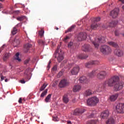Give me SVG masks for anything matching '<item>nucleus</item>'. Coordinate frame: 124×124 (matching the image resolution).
Returning a JSON list of instances; mask_svg holds the SVG:
<instances>
[{"instance_id":"obj_43","label":"nucleus","mask_w":124,"mask_h":124,"mask_svg":"<svg viewBox=\"0 0 124 124\" xmlns=\"http://www.w3.org/2000/svg\"><path fill=\"white\" fill-rule=\"evenodd\" d=\"M73 46V42H70L68 44V47L69 48H71Z\"/></svg>"},{"instance_id":"obj_52","label":"nucleus","mask_w":124,"mask_h":124,"mask_svg":"<svg viewBox=\"0 0 124 124\" xmlns=\"http://www.w3.org/2000/svg\"><path fill=\"white\" fill-rule=\"evenodd\" d=\"M29 62H30V60H27L24 62V64H27V63H29Z\"/></svg>"},{"instance_id":"obj_30","label":"nucleus","mask_w":124,"mask_h":124,"mask_svg":"<svg viewBox=\"0 0 124 124\" xmlns=\"http://www.w3.org/2000/svg\"><path fill=\"white\" fill-rule=\"evenodd\" d=\"M19 55L20 54L18 52L16 53V55L14 57V60L18 61V62H21V59L19 58Z\"/></svg>"},{"instance_id":"obj_29","label":"nucleus","mask_w":124,"mask_h":124,"mask_svg":"<svg viewBox=\"0 0 124 124\" xmlns=\"http://www.w3.org/2000/svg\"><path fill=\"white\" fill-rule=\"evenodd\" d=\"M108 44L110 45V46H112V47H114V48L119 47L118 44L114 42H109Z\"/></svg>"},{"instance_id":"obj_27","label":"nucleus","mask_w":124,"mask_h":124,"mask_svg":"<svg viewBox=\"0 0 124 124\" xmlns=\"http://www.w3.org/2000/svg\"><path fill=\"white\" fill-rule=\"evenodd\" d=\"M88 55L85 54H80L78 56V58L80 60H85L88 58Z\"/></svg>"},{"instance_id":"obj_5","label":"nucleus","mask_w":124,"mask_h":124,"mask_svg":"<svg viewBox=\"0 0 124 124\" xmlns=\"http://www.w3.org/2000/svg\"><path fill=\"white\" fill-rule=\"evenodd\" d=\"M100 51L103 55H108L112 52V48L109 46L104 45L101 46Z\"/></svg>"},{"instance_id":"obj_24","label":"nucleus","mask_w":124,"mask_h":124,"mask_svg":"<svg viewBox=\"0 0 124 124\" xmlns=\"http://www.w3.org/2000/svg\"><path fill=\"white\" fill-rule=\"evenodd\" d=\"M106 124H115V120L112 117L109 118L106 122Z\"/></svg>"},{"instance_id":"obj_9","label":"nucleus","mask_w":124,"mask_h":124,"mask_svg":"<svg viewBox=\"0 0 124 124\" xmlns=\"http://www.w3.org/2000/svg\"><path fill=\"white\" fill-rule=\"evenodd\" d=\"M80 71V67L78 65L75 66L71 71V74L72 75H77Z\"/></svg>"},{"instance_id":"obj_25","label":"nucleus","mask_w":124,"mask_h":124,"mask_svg":"<svg viewBox=\"0 0 124 124\" xmlns=\"http://www.w3.org/2000/svg\"><path fill=\"white\" fill-rule=\"evenodd\" d=\"M96 70H93L88 74V76L90 78H93L96 75Z\"/></svg>"},{"instance_id":"obj_3","label":"nucleus","mask_w":124,"mask_h":124,"mask_svg":"<svg viewBox=\"0 0 124 124\" xmlns=\"http://www.w3.org/2000/svg\"><path fill=\"white\" fill-rule=\"evenodd\" d=\"M60 48H61V46H58L57 47V49L54 55V57L56 59V58H57V55H58V54L57 60L58 62H62V61L63 60V52H62L61 49H60Z\"/></svg>"},{"instance_id":"obj_63","label":"nucleus","mask_w":124,"mask_h":124,"mask_svg":"<svg viewBox=\"0 0 124 124\" xmlns=\"http://www.w3.org/2000/svg\"><path fill=\"white\" fill-rule=\"evenodd\" d=\"M56 30L57 31H58V30H59V28H56Z\"/></svg>"},{"instance_id":"obj_48","label":"nucleus","mask_w":124,"mask_h":124,"mask_svg":"<svg viewBox=\"0 0 124 124\" xmlns=\"http://www.w3.org/2000/svg\"><path fill=\"white\" fill-rule=\"evenodd\" d=\"M0 76L1 81L4 80L5 77H3V75H2V74L1 73L0 75Z\"/></svg>"},{"instance_id":"obj_35","label":"nucleus","mask_w":124,"mask_h":124,"mask_svg":"<svg viewBox=\"0 0 124 124\" xmlns=\"http://www.w3.org/2000/svg\"><path fill=\"white\" fill-rule=\"evenodd\" d=\"M48 92V90L47 89H46L45 91H44L41 94L40 97H44V96H45V95H46V94H47V93Z\"/></svg>"},{"instance_id":"obj_1","label":"nucleus","mask_w":124,"mask_h":124,"mask_svg":"<svg viewBox=\"0 0 124 124\" xmlns=\"http://www.w3.org/2000/svg\"><path fill=\"white\" fill-rule=\"evenodd\" d=\"M120 78L117 76H114L108 80L105 81L104 83V86L106 87V86H108L109 87H113L117 82H119Z\"/></svg>"},{"instance_id":"obj_36","label":"nucleus","mask_w":124,"mask_h":124,"mask_svg":"<svg viewBox=\"0 0 124 124\" xmlns=\"http://www.w3.org/2000/svg\"><path fill=\"white\" fill-rule=\"evenodd\" d=\"M38 43L39 45H40L41 46H44V44H45V42L42 40H38Z\"/></svg>"},{"instance_id":"obj_58","label":"nucleus","mask_w":124,"mask_h":124,"mask_svg":"<svg viewBox=\"0 0 124 124\" xmlns=\"http://www.w3.org/2000/svg\"><path fill=\"white\" fill-rule=\"evenodd\" d=\"M52 69H53V70H57V66H54Z\"/></svg>"},{"instance_id":"obj_57","label":"nucleus","mask_w":124,"mask_h":124,"mask_svg":"<svg viewBox=\"0 0 124 124\" xmlns=\"http://www.w3.org/2000/svg\"><path fill=\"white\" fill-rule=\"evenodd\" d=\"M102 27V28H104V29H107V28H108V27L107 26H105V25H103Z\"/></svg>"},{"instance_id":"obj_64","label":"nucleus","mask_w":124,"mask_h":124,"mask_svg":"<svg viewBox=\"0 0 124 124\" xmlns=\"http://www.w3.org/2000/svg\"><path fill=\"white\" fill-rule=\"evenodd\" d=\"M4 0H0V1H3Z\"/></svg>"},{"instance_id":"obj_10","label":"nucleus","mask_w":124,"mask_h":124,"mask_svg":"<svg viewBox=\"0 0 124 124\" xmlns=\"http://www.w3.org/2000/svg\"><path fill=\"white\" fill-rule=\"evenodd\" d=\"M119 11L118 8H115L110 12L109 15L111 16L112 18H117L118 15H119Z\"/></svg>"},{"instance_id":"obj_56","label":"nucleus","mask_w":124,"mask_h":124,"mask_svg":"<svg viewBox=\"0 0 124 124\" xmlns=\"http://www.w3.org/2000/svg\"><path fill=\"white\" fill-rule=\"evenodd\" d=\"M18 103H22V98H19V99L18 100Z\"/></svg>"},{"instance_id":"obj_34","label":"nucleus","mask_w":124,"mask_h":124,"mask_svg":"<svg viewBox=\"0 0 124 124\" xmlns=\"http://www.w3.org/2000/svg\"><path fill=\"white\" fill-rule=\"evenodd\" d=\"M51 96H52V94H49L45 99L46 102H49L50 99H51Z\"/></svg>"},{"instance_id":"obj_33","label":"nucleus","mask_w":124,"mask_h":124,"mask_svg":"<svg viewBox=\"0 0 124 124\" xmlns=\"http://www.w3.org/2000/svg\"><path fill=\"white\" fill-rule=\"evenodd\" d=\"M17 31L18 30H17V28H16V27H14L11 31L12 34H13V35H15V34L17 33Z\"/></svg>"},{"instance_id":"obj_6","label":"nucleus","mask_w":124,"mask_h":124,"mask_svg":"<svg viewBox=\"0 0 124 124\" xmlns=\"http://www.w3.org/2000/svg\"><path fill=\"white\" fill-rule=\"evenodd\" d=\"M124 81L117 82L114 84V89L116 92L121 91L124 88Z\"/></svg>"},{"instance_id":"obj_15","label":"nucleus","mask_w":124,"mask_h":124,"mask_svg":"<svg viewBox=\"0 0 124 124\" xmlns=\"http://www.w3.org/2000/svg\"><path fill=\"white\" fill-rule=\"evenodd\" d=\"M109 117V110H106L101 113V119H107Z\"/></svg>"},{"instance_id":"obj_51","label":"nucleus","mask_w":124,"mask_h":124,"mask_svg":"<svg viewBox=\"0 0 124 124\" xmlns=\"http://www.w3.org/2000/svg\"><path fill=\"white\" fill-rule=\"evenodd\" d=\"M115 34L116 36H118V35H119V32L118 31H115Z\"/></svg>"},{"instance_id":"obj_2","label":"nucleus","mask_w":124,"mask_h":124,"mask_svg":"<svg viewBox=\"0 0 124 124\" xmlns=\"http://www.w3.org/2000/svg\"><path fill=\"white\" fill-rule=\"evenodd\" d=\"M89 39L92 41L93 45H94L95 48H98L99 47V43H105V38L104 37H100L97 39H95L94 41L92 39L91 36H89Z\"/></svg>"},{"instance_id":"obj_61","label":"nucleus","mask_w":124,"mask_h":124,"mask_svg":"<svg viewBox=\"0 0 124 124\" xmlns=\"http://www.w3.org/2000/svg\"><path fill=\"white\" fill-rule=\"evenodd\" d=\"M67 124H71V122L70 121H67Z\"/></svg>"},{"instance_id":"obj_8","label":"nucleus","mask_w":124,"mask_h":124,"mask_svg":"<svg viewBox=\"0 0 124 124\" xmlns=\"http://www.w3.org/2000/svg\"><path fill=\"white\" fill-rule=\"evenodd\" d=\"M77 38L78 41H82V40H85L87 38V33L85 32H80L78 34L77 36Z\"/></svg>"},{"instance_id":"obj_54","label":"nucleus","mask_w":124,"mask_h":124,"mask_svg":"<svg viewBox=\"0 0 124 124\" xmlns=\"http://www.w3.org/2000/svg\"><path fill=\"white\" fill-rule=\"evenodd\" d=\"M20 83H21V84H25L26 83V81H25V80H20Z\"/></svg>"},{"instance_id":"obj_16","label":"nucleus","mask_w":124,"mask_h":124,"mask_svg":"<svg viewBox=\"0 0 124 124\" xmlns=\"http://www.w3.org/2000/svg\"><path fill=\"white\" fill-rule=\"evenodd\" d=\"M79 81L81 84H88L90 82V80L86 77H81L79 78Z\"/></svg>"},{"instance_id":"obj_4","label":"nucleus","mask_w":124,"mask_h":124,"mask_svg":"<svg viewBox=\"0 0 124 124\" xmlns=\"http://www.w3.org/2000/svg\"><path fill=\"white\" fill-rule=\"evenodd\" d=\"M99 102V99L96 96L92 97L87 100V105L88 106H95Z\"/></svg>"},{"instance_id":"obj_23","label":"nucleus","mask_w":124,"mask_h":124,"mask_svg":"<svg viewBox=\"0 0 124 124\" xmlns=\"http://www.w3.org/2000/svg\"><path fill=\"white\" fill-rule=\"evenodd\" d=\"M11 56V54L8 53H6L4 55V56L3 57V60L4 61V62H6V61H7V60H8V59H9V58H10V57Z\"/></svg>"},{"instance_id":"obj_28","label":"nucleus","mask_w":124,"mask_h":124,"mask_svg":"<svg viewBox=\"0 0 124 124\" xmlns=\"http://www.w3.org/2000/svg\"><path fill=\"white\" fill-rule=\"evenodd\" d=\"M117 24H118L117 21H112L108 24V26L110 27L111 28H113V27H115Z\"/></svg>"},{"instance_id":"obj_17","label":"nucleus","mask_w":124,"mask_h":124,"mask_svg":"<svg viewBox=\"0 0 124 124\" xmlns=\"http://www.w3.org/2000/svg\"><path fill=\"white\" fill-rule=\"evenodd\" d=\"M114 53L115 55L118 57H122L124 55V52L121 49H116L114 50Z\"/></svg>"},{"instance_id":"obj_60","label":"nucleus","mask_w":124,"mask_h":124,"mask_svg":"<svg viewBox=\"0 0 124 124\" xmlns=\"http://www.w3.org/2000/svg\"><path fill=\"white\" fill-rule=\"evenodd\" d=\"M3 6H2V4L1 3H0V9L2 8Z\"/></svg>"},{"instance_id":"obj_32","label":"nucleus","mask_w":124,"mask_h":124,"mask_svg":"<svg viewBox=\"0 0 124 124\" xmlns=\"http://www.w3.org/2000/svg\"><path fill=\"white\" fill-rule=\"evenodd\" d=\"M74 29H75V26L72 25L71 27L68 29L66 31H65V33H67V32L72 31Z\"/></svg>"},{"instance_id":"obj_7","label":"nucleus","mask_w":124,"mask_h":124,"mask_svg":"<svg viewBox=\"0 0 124 124\" xmlns=\"http://www.w3.org/2000/svg\"><path fill=\"white\" fill-rule=\"evenodd\" d=\"M115 109L118 112V113H120L121 114L124 113V104L120 103L117 104L115 107Z\"/></svg>"},{"instance_id":"obj_46","label":"nucleus","mask_w":124,"mask_h":124,"mask_svg":"<svg viewBox=\"0 0 124 124\" xmlns=\"http://www.w3.org/2000/svg\"><path fill=\"white\" fill-rule=\"evenodd\" d=\"M53 120L54 121V122H58L59 121V118H58V116H53Z\"/></svg>"},{"instance_id":"obj_59","label":"nucleus","mask_w":124,"mask_h":124,"mask_svg":"<svg viewBox=\"0 0 124 124\" xmlns=\"http://www.w3.org/2000/svg\"><path fill=\"white\" fill-rule=\"evenodd\" d=\"M20 12L19 11H14V13H16V14H18Z\"/></svg>"},{"instance_id":"obj_50","label":"nucleus","mask_w":124,"mask_h":124,"mask_svg":"<svg viewBox=\"0 0 124 124\" xmlns=\"http://www.w3.org/2000/svg\"><path fill=\"white\" fill-rule=\"evenodd\" d=\"M62 72H60L58 73V76L59 77H61V76H62Z\"/></svg>"},{"instance_id":"obj_41","label":"nucleus","mask_w":124,"mask_h":124,"mask_svg":"<svg viewBox=\"0 0 124 124\" xmlns=\"http://www.w3.org/2000/svg\"><path fill=\"white\" fill-rule=\"evenodd\" d=\"M14 44H16V45H19L20 44V40H19V39H15Z\"/></svg>"},{"instance_id":"obj_22","label":"nucleus","mask_w":124,"mask_h":124,"mask_svg":"<svg viewBox=\"0 0 124 124\" xmlns=\"http://www.w3.org/2000/svg\"><path fill=\"white\" fill-rule=\"evenodd\" d=\"M62 101L63 102H64V103H65L66 104L69 102V98H68V96H67V95L65 94L63 96Z\"/></svg>"},{"instance_id":"obj_47","label":"nucleus","mask_w":124,"mask_h":124,"mask_svg":"<svg viewBox=\"0 0 124 124\" xmlns=\"http://www.w3.org/2000/svg\"><path fill=\"white\" fill-rule=\"evenodd\" d=\"M4 47H6V45H3L0 48V53H1V52L2 51V50H3V48H4Z\"/></svg>"},{"instance_id":"obj_20","label":"nucleus","mask_w":124,"mask_h":124,"mask_svg":"<svg viewBox=\"0 0 124 124\" xmlns=\"http://www.w3.org/2000/svg\"><path fill=\"white\" fill-rule=\"evenodd\" d=\"M118 96H119V94L118 93L112 95L109 97V100L110 101H115L118 98Z\"/></svg>"},{"instance_id":"obj_53","label":"nucleus","mask_w":124,"mask_h":124,"mask_svg":"<svg viewBox=\"0 0 124 124\" xmlns=\"http://www.w3.org/2000/svg\"><path fill=\"white\" fill-rule=\"evenodd\" d=\"M52 62H51V61H49L48 64L47 65V68H49L50 67V64H51V63Z\"/></svg>"},{"instance_id":"obj_49","label":"nucleus","mask_w":124,"mask_h":124,"mask_svg":"<svg viewBox=\"0 0 124 124\" xmlns=\"http://www.w3.org/2000/svg\"><path fill=\"white\" fill-rule=\"evenodd\" d=\"M94 117V112L91 113L89 116V118H93Z\"/></svg>"},{"instance_id":"obj_13","label":"nucleus","mask_w":124,"mask_h":124,"mask_svg":"<svg viewBox=\"0 0 124 124\" xmlns=\"http://www.w3.org/2000/svg\"><path fill=\"white\" fill-rule=\"evenodd\" d=\"M107 73L105 71H101L97 74V77L98 79L100 80H102L105 78Z\"/></svg>"},{"instance_id":"obj_39","label":"nucleus","mask_w":124,"mask_h":124,"mask_svg":"<svg viewBox=\"0 0 124 124\" xmlns=\"http://www.w3.org/2000/svg\"><path fill=\"white\" fill-rule=\"evenodd\" d=\"M99 21H100V17H99L93 18V21L94 22V23L99 22Z\"/></svg>"},{"instance_id":"obj_55","label":"nucleus","mask_w":124,"mask_h":124,"mask_svg":"<svg viewBox=\"0 0 124 124\" xmlns=\"http://www.w3.org/2000/svg\"><path fill=\"white\" fill-rule=\"evenodd\" d=\"M72 102H73V103H75V102H76V99H75V98L73 99L72 100Z\"/></svg>"},{"instance_id":"obj_26","label":"nucleus","mask_w":124,"mask_h":124,"mask_svg":"<svg viewBox=\"0 0 124 124\" xmlns=\"http://www.w3.org/2000/svg\"><path fill=\"white\" fill-rule=\"evenodd\" d=\"M81 86L80 85H76L73 88V91L74 93H76V92H79L81 90Z\"/></svg>"},{"instance_id":"obj_42","label":"nucleus","mask_w":124,"mask_h":124,"mask_svg":"<svg viewBox=\"0 0 124 124\" xmlns=\"http://www.w3.org/2000/svg\"><path fill=\"white\" fill-rule=\"evenodd\" d=\"M26 18V17L24 16H19L17 18V20L18 21H23V20L25 19Z\"/></svg>"},{"instance_id":"obj_31","label":"nucleus","mask_w":124,"mask_h":124,"mask_svg":"<svg viewBox=\"0 0 124 124\" xmlns=\"http://www.w3.org/2000/svg\"><path fill=\"white\" fill-rule=\"evenodd\" d=\"M99 27V25H98L97 24L93 23L91 25V29H92V30H96V29H97V28Z\"/></svg>"},{"instance_id":"obj_21","label":"nucleus","mask_w":124,"mask_h":124,"mask_svg":"<svg viewBox=\"0 0 124 124\" xmlns=\"http://www.w3.org/2000/svg\"><path fill=\"white\" fill-rule=\"evenodd\" d=\"M90 46L89 45H84L82 47V50L84 52H88V51H90Z\"/></svg>"},{"instance_id":"obj_62","label":"nucleus","mask_w":124,"mask_h":124,"mask_svg":"<svg viewBox=\"0 0 124 124\" xmlns=\"http://www.w3.org/2000/svg\"><path fill=\"white\" fill-rule=\"evenodd\" d=\"M8 79H5V82H8Z\"/></svg>"},{"instance_id":"obj_18","label":"nucleus","mask_w":124,"mask_h":124,"mask_svg":"<svg viewBox=\"0 0 124 124\" xmlns=\"http://www.w3.org/2000/svg\"><path fill=\"white\" fill-rule=\"evenodd\" d=\"M31 45L30 44H26L24 46V52L27 53L30 50V48H31Z\"/></svg>"},{"instance_id":"obj_44","label":"nucleus","mask_w":124,"mask_h":124,"mask_svg":"<svg viewBox=\"0 0 124 124\" xmlns=\"http://www.w3.org/2000/svg\"><path fill=\"white\" fill-rule=\"evenodd\" d=\"M68 39H69V37L68 36H66V37L63 39V41H64V42H67Z\"/></svg>"},{"instance_id":"obj_12","label":"nucleus","mask_w":124,"mask_h":124,"mask_svg":"<svg viewBox=\"0 0 124 124\" xmlns=\"http://www.w3.org/2000/svg\"><path fill=\"white\" fill-rule=\"evenodd\" d=\"M85 112V109L82 108H76L73 112L74 116H78L83 114Z\"/></svg>"},{"instance_id":"obj_11","label":"nucleus","mask_w":124,"mask_h":124,"mask_svg":"<svg viewBox=\"0 0 124 124\" xmlns=\"http://www.w3.org/2000/svg\"><path fill=\"white\" fill-rule=\"evenodd\" d=\"M99 62L97 61H90L85 64L86 67L87 68H91L93 66V65H94V64H98Z\"/></svg>"},{"instance_id":"obj_19","label":"nucleus","mask_w":124,"mask_h":124,"mask_svg":"<svg viewBox=\"0 0 124 124\" xmlns=\"http://www.w3.org/2000/svg\"><path fill=\"white\" fill-rule=\"evenodd\" d=\"M93 93V92L90 89H88L85 91L84 93V95L85 96H90V95H92Z\"/></svg>"},{"instance_id":"obj_45","label":"nucleus","mask_w":124,"mask_h":124,"mask_svg":"<svg viewBox=\"0 0 124 124\" xmlns=\"http://www.w3.org/2000/svg\"><path fill=\"white\" fill-rule=\"evenodd\" d=\"M68 39H69V37L68 36H66V37L63 39V41H64V42H67Z\"/></svg>"},{"instance_id":"obj_14","label":"nucleus","mask_w":124,"mask_h":124,"mask_svg":"<svg viewBox=\"0 0 124 124\" xmlns=\"http://www.w3.org/2000/svg\"><path fill=\"white\" fill-rule=\"evenodd\" d=\"M68 85V82L67 80L65 79H62L59 84V87L60 88H64V87H66V86Z\"/></svg>"},{"instance_id":"obj_37","label":"nucleus","mask_w":124,"mask_h":124,"mask_svg":"<svg viewBox=\"0 0 124 124\" xmlns=\"http://www.w3.org/2000/svg\"><path fill=\"white\" fill-rule=\"evenodd\" d=\"M97 123V121L96 120H91L89 121L87 123V124H95Z\"/></svg>"},{"instance_id":"obj_40","label":"nucleus","mask_w":124,"mask_h":124,"mask_svg":"<svg viewBox=\"0 0 124 124\" xmlns=\"http://www.w3.org/2000/svg\"><path fill=\"white\" fill-rule=\"evenodd\" d=\"M39 34L41 36V37H42V36L44 35V30L42 29L40 31H39Z\"/></svg>"},{"instance_id":"obj_38","label":"nucleus","mask_w":124,"mask_h":124,"mask_svg":"<svg viewBox=\"0 0 124 124\" xmlns=\"http://www.w3.org/2000/svg\"><path fill=\"white\" fill-rule=\"evenodd\" d=\"M46 87H47V84H46V83L44 84L43 85V86L41 87V88L40 89V91L41 92H42V91H44V90H45V88H46Z\"/></svg>"}]
</instances>
